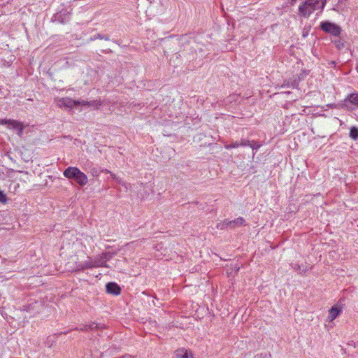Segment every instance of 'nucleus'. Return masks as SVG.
Returning a JSON list of instances; mask_svg holds the SVG:
<instances>
[{"instance_id": "39448f33", "label": "nucleus", "mask_w": 358, "mask_h": 358, "mask_svg": "<svg viewBox=\"0 0 358 358\" xmlns=\"http://www.w3.org/2000/svg\"><path fill=\"white\" fill-rule=\"evenodd\" d=\"M0 124L7 125L8 128L10 129H15L17 131V135L21 137L23 134V130L24 129V126L20 122H18L15 120H7L2 119L0 120Z\"/></svg>"}, {"instance_id": "dca6fc26", "label": "nucleus", "mask_w": 358, "mask_h": 358, "mask_svg": "<svg viewBox=\"0 0 358 358\" xmlns=\"http://www.w3.org/2000/svg\"><path fill=\"white\" fill-rule=\"evenodd\" d=\"M94 39H104L106 41L109 40V36L107 35H101V34H96L94 36Z\"/></svg>"}, {"instance_id": "423d86ee", "label": "nucleus", "mask_w": 358, "mask_h": 358, "mask_svg": "<svg viewBox=\"0 0 358 358\" xmlns=\"http://www.w3.org/2000/svg\"><path fill=\"white\" fill-rule=\"evenodd\" d=\"M321 29L327 33L338 36L341 34V27L337 24L329 22H322L320 24Z\"/></svg>"}, {"instance_id": "9b49d317", "label": "nucleus", "mask_w": 358, "mask_h": 358, "mask_svg": "<svg viewBox=\"0 0 358 358\" xmlns=\"http://www.w3.org/2000/svg\"><path fill=\"white\" fill-rule=\"evenodd\" d=\"M101 328V324L92 322V324L89 325H83L82 327H80L79 329L80 331H88L90 330H94L95 329H100Z\"/></svg>"}, {"instance_id": "f3484780", "label": "nucleus", "mask_w": 358, "mask_h": 358, "mask_svg": "<svg viewBox=\"0 0 358 358\" xmlns=\"http://www.w3.org/2000/svg\"><path fill=\"white\" fill-rule=\"evenodd\" d=\"M239 147V144L238 142H235L234 143H231V144H227L224 145V148L227 149V150H230V149H232V148H238Z\"/></svg>"}, {"instance_id": "9d476101", "label": "nucleus", "mask_w": 358, "mask_h": 358, "mask_svg": "<svg viewBox=\"0 0 358 358\" xmlns=\"http://www.w3.org/2000/svg\"><path fill=\"white\" fill-rule=\"evenodd\" d=\"M106 292L108 294H111L113 295H118L120 294L121 288L115 282H108L106 285Z\"/></svg>"}, {"instance_id": "6ab92c4d", "label": "nucleus", "mask_w": 358, "mask_h": 358, "mask_svg": "<svg viewBox=\"0 0 358 358\" xmlns=\"http://www.w3.org/2000/svg\"><path fill=\"white\" fill-rule=\"evenodd\" d=\"M290 1H291V4L294 5L297 0H290Z\"/></svg>"}, {"instance_id": "1a4fd4ad", "label": "nucleus", "mask_w": 358, "mask_h": 358, "mask_svg": "<svg viewBox=\"0 0 358 358\" xmlns=\"http://www.w3.org/2000/svg\"><path fill=\"white\" fill-rule=\"evenodd\" d=\"M173 358H193V355L189 350L180 348L175 351Z\"/></svg>"}, {"instance_id": "6e6552de", "label": "nucleus", "mask_w": 358, "mask_h": 358, "mask_svg": "<svg viewBox=\"0 0 358 358\" xmlns=\"http://www.w3.org/2000/svg\"><path fill=\"white\" fill-rule=\"evenodd\" d=\"M343 310V306L340 303L334 305L328 311L327 319L329 322L334 321Z\"/></svg>"}, {"instance_id": "2eb2a0df", "label": "nucleus", "mask_w": 358, "mask_h": 358, "mask_svg": "<svg viewBox=\"0 0 358 358\" xmlns=\"http://www.w3.org/2000/svg\"><path fill=\"white\" fill-rule=\"evenodd\" d=\"M238 144L239 146H250L252 149H255V147L250 143V141L247 139H242Z\"/></svg>"}, {"instance_id": "f8f14e48", "label": "nucleus", "mask_w": 358, "mask_h": 358, "mask_svg": "<svg viewBox=\"0 0 358 358\" xmlns=\"http://www.w3.org/2000/svg\"><path fill=\"white\" fill-rule=\"evenodd\" d=\"M94 267H95V266H94L93 261L85 262L84 263L81 264L79 266L78 270H85L87 268H91Z\"/></svg>"}, {"instance_id": "f03ea898", "label": "nucleus", "mask_w": 358, "mask_h": 358, "mask_svg": "<svg viewBox=\"0 0 358 358\" xmlns=\"http://www.w3.org/2000/svg\"><path fill=\"white\" fill-rule=\"evenodd\" d=\"M57 105L60 107H66L71 108L75 106H82L85 107L98 108L101 104L97 100L87 101H76L69 97L60 98L57 100Z\"/></svg>"}, {"instance_id": "4468645a", "label": "nucleus", "mask_w": 358, "mask_h": 358, "mask_svg": "<svg viewBox=\"0 0 358 358\" xmlns=\"http://www.w3.org/2000/svg\"><path fill=\"white\" fill-rule=\"evenodd\" d=\"M350 136L354 140L357 139L358 138V129L356 127L351 128L350 131Z\"/></svg>"}, {"instance_id": "ddd939ff", "label": "nucleus", "mask_w": 358, "mask_h": 358, "mask_svg": "<svg viewBox=\"0 0 358 358\" xmlns=\"http://www.w3.org/2000/svg\"><path fill=\"white\" fill-rule=\"evenodd\" d=\"M348 99L351 103L358 106V93L350 94Z\"/></svg>"}, {"instance_id": "f257e3e1", "label": "nucleus", "mask_w": 358, "mask_h": 358, "mask_svg": "<svg viewBox=\"0 0 358 358\" xmlns=\"http://www.w3.org/2000/svg\"><path fill=\"white\" fill-rule=\"evenodd\" d=\"M326 0H306L299 6L300 16L309 17L314 11L322 10L325 6Z\"/></svg>"}, {"instance_id": "a211bd4d", "label": "nucleus", "mask_w": 358, "mask_h": 358, "mask_svg": "<svg viewBox=\"0 0 358 358\" xmlns=\"http://www.w3.org/2000/svg\"><path fill=\"white\" fill-rule=\"evenodd\" d=\"M7 201V198L6 194L3 193V192L0 190V202L1 203H6Z\"/></svg>"}, {"instance_id": "7ed1b4c3", "label": "nucleus", "mask_w": 358, "mask_h": 358, "mask_svg": "<svg viewBox=\"0 0 358 358\" xmlns=\"http://www.w3.org/2000/svg\"><path fill=\"white\" fill-rule=\"evenodd\" d=\"M63 174L69 179H73L81 186L86 185L88 181L87 176L77 167L69 166L64 171Z\"/></svg>"}, {"instance_id": "0eeeda50", "label": "nucleus", "mask_w": 358, "mask_h": 358, "mask_svg": "<svg viewBox=\"0 0 358 358\" xmlns=\"http://www.w3.org/2000/svg\"><path fill=\"white\" fill-rule=\"evenodd\" d=\"M113 255L110 252L103 253L99 257L93 260L94 266L95 267H110V265L107 264V262L110 260Z\"/></svg>"}, {"instance_id": "20e7f679", "label": "nucleus", "mask_w": 358, "mask_h": 358, "mask_svg": "<svg viewBox=\"0 0 358 358\" xmlns=\"http://www.w3.org/2000/svg\"><path fill=\"white\" fill-rule=\"evenodd\" d=\"M245 224V220L243 217H239L234 220H225L217 226V228L220 229H236L237 227H240Z\"/></svg>"}]
</instances>
